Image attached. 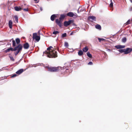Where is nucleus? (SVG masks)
Returning a JSON list of instances; mask_svg holds the SVG:
<instances>
[{
  "mask_svg": "<svg viewBox=\"0 0 132 132\" xmlns=\"http://www.w3.org/2000/svg\"><path fill=\"white\" fill-rule=\"evenodd\" d=\"M56 48H53L51 50L49 47L47 48V51L44 52L43 56L45 54L46 56L49 58L55 57H57V52L56 51Z\"/></svg>",
  "mask_w": 132,
  "mask_h": 132,
  "instance_id": "nucleus-1",
  "label": "nucleus"
},
{
  "mask_svg": "<svg viewBox=\"0 0 132 132\" xmlns=\"http://www.w3.org/2000/svg\"><path fill=\"white\" fill-rule=\"evenodd\" d=\"M59 67H51L48 68V71L51 72L57 71H59Z\"/></svg>",
  "mask_w": 132,
  "mask_h": 132,
  "instance_id": "nucleus-2",
  "label": "nucleus"
},
{
  "mask_svg": "<svg viewBox=\"0 0 132 132\" xmlns=\"http://www.w3.org/2000/svg\"><path fill=\"white\" fill-rule=\"evenodd\" d=\"M22 46L21 44H19L18 45V48L17 50V51L15 53V56H16L18 54L19 52L22 50Z\"/></svg>",
  "mask_w": 132,
  "mask_h": 132,
  "instance_id": "nucleus-3",
  "label": "nucleus"
},
{
  "mask_svg": "<svg viewBox=\"0 0 132 132\" xmlns=\"http://www.w3.org/2000/svg\"><path fill=\"white\" fill-rule=\"evenodd\" d=\"M73 22L72 20H69L68 21H65L64 22V25L65 26L67 27L70 25Z\"/></svg>",
  "mask_w": 132,
  "mask_h": 132,
  "instance_id": "nucleus-4",
  "label": "nucleus"
},
{
  "mask_svg": "<svg viewBox=\"0 0 132 132\" xmlns=\"http://www.w3.org/2000/svg\"><path fill=\"white\" fill-rule=\"evenodd\" d=\"M88 19L91 21H96V18L94 16H91L88 17Z\"/></svg>",
  "mask_w": 132,
  "mask_h": 132,
  "instance_id": "nucleus-5",
  "label": "nucleus"
},
{
  "mask_svg": "<svg viewBox=\"0 0 132 132\" xmlns=\"http://www.w3.org/2000/svg\"><path fill=\"white\" fill-rule=\"evenodd\" d=\"M132 51V48H127L126 49H125V54H127L130 53Z\"/></svg>",
  "mask_w": 132,
  "mask_h": 132,
  "instance_id": "nucleus-6",
  "label": "nucleus"
},
{
  "mask_svg": "<svg viewBox=\"0 0 132 132\" xmlns=\"http://www.w3.org/2000/svg\"><path fill=\"white\" fill-rule=\"evenodd\" d=\"M26 69H24V70L23 69H21L18 71H16V73L18 75H20L21 73H22L23 71H25L26 70Z\"/></svg>",
  "mask_w": 132,
  "mask_h": 132,
  "instance_id": "nucleus-7",
  "label": "nucleus"
},
{
  "mask_svg": "<svg viewBox=\"0 0 132 132\" xmlns=\"http://www.w3.org/2000/svg\"><path fill=\"white\" fill-rule=\"evenodd\" d=\"M55 22L60 27H62V24L60 21H59L58 19H56L55 20Z\"/></svg>",
  "mask_w": 132,
  "mask_h": 132,
  "instance_id": "nucleus-8",
  "label": "nucleus"
},
{
  "mask_svg": "<svg viewBox=\"0 0 132 132\" xmlns=\"http://www.w3.org/2000/svg\"><path fill=\"white\" fill-rule=\"evenodd\" d=\"M29 47V44L27 43H26L24 44L23 47L24 49H27Z\"/></svg>",
  "mask_w": 132,
  "mask_h": 132,
  "instance_id": "nucleus-9",
  "label": "nucleus"
},
{
  "mask_svg": "<svg viewBox=\"0 0 132 132\" xmlns=\"http://www.w3.org/2000/svg\"><path fill=\"white\" fill-rule=\"evenodd\" d=\"M67 15L68 16L72 17L74 16V14L73 12H70L68 13Z\"/></svg>",
  "mask_w": 132,
  "mask_h": 132,
  "instance_id": "nucleus-10",
  "label": "nucleus"
},
{
  "mask_svg": "<svg viewBox=\"0 0 132 132\" xmlns=\"http://www.w3.org/2000/svg\"><path fill=\"white\" fill-rule=\"evenodd\" d=\"M15 10L16 11H19L22 10V9L20 7H18V6H15L14 7Z\"/></svg>",
  "mask_w": 132,
  "mask_h": 132,
  "instance_id": "nucleus-11",
  "label": "nucleus"
},
{
  "mask_svg": "<svg viewBox=\"0 0 132 132\" xmlns=\"http://www.w3.org/2000/svg\"><path fill=\"white\" fill-rule=\"evenodd\" d=\"M12 22L11 20H9V28L11 29L12 28Z\"/></svg>",
  "mask_w": 132,
  "mask_h": 132,
  "instance_id": "nucleus-12",
  "label": "nucleus"
},
{
  "mask_svg": "<svg viewBox=\"0 0 132 132\" xmlns=\"http://www.w3.org/2000/svg\"><path fill=\"white\" fill-rule=\"evenodd\" d=\"M56 17V15L55 14H53L51 16V19L52 21H53L54 19Z\"/></svg>",
  "mask_w": 132,
  "mask_h": 132,
  "instance_id": "nucleus-13",
  "label": "nucleus"
},
{
  "mask_svg": "<svg viewBox=\"0 0 132 132\" xmlns=\"http://www.w3.org/2000/svg\"><path fill=\"white\" fill-rule=\"evenodd\" d=\"M18 48V46L15 47L13 49L12 48H10V50L12 51H15L17 50V48Z\"/></svg>",
  "mask_w": 132,
  "mask_h": 132,
  "instance_id": "nucleus-14",
  "label": "nucleus"
},
{
  "mask_svg": "<svg viewBox=\"0 0 132 132\" xmlns=\"http://www.w3.org/2000/svg\"><path fill=\"white\" fill-rule=\"evenodd\" d=\"M95 28L96 29L101 30V27L100 25L97 24L95 26Z\"/></svg>",
  "mask_w": 132,
  "mask_h": 132,
  "instance_id": "nucleus-15",
  "label": "nucleus"
},
{
  "mask_svg": "<svg viewBox=\"0 0 132 132\" xmlns=\"http://www.w3.org/2000/svg\"><path fill=\"white\" fill-rule=\"evenodd\" d=\"M65 17V16L64 14H62L61 15L60 17L59 18L60 21L63 19Z\"/></svg>",
  "mask_w": 132,
  "mask_h": 132,
  "instance_id": "nucleus-16",
  "label": "nucleus"
},
{
  "mask_svg": "<svg viewBox=\"0 0 132 132\" xmlns=\"http://www.w3.org/2000/svg\"><path fill=\"white\" fill-rule=\"evenodd\" d=\"M88 48L87 47H85L83 48V51L84 52H86L88 51Z\"/></svg>",
  "mask_w": 132,
  "mask_h": 132,
  "instance_id": "nucleus-17",
  "label": "nucleus"
},
{
  "mask_svg": "<svg viewBox=\"0 0 132 132\" xmlns=\"http://www.w3.org/2000/svg\"><path fill=\"white\" fill-rule=\"evenodd\" d=\"M78 54L79 56H81L83 54V52L82 50H80L78 52Z\"/></svg>",
  "mask_w": 132,
  "mask_h": 132,
  "instance_id": "nucleus-18",
  "label": "nucleus"
},
{
  "mask_svg": "<svg viewBox=\"0 0 132 132\" xmlns=\"http://www.w3.org/2000/svg\"><path fill=\"white\" fill-rule=\"evenodd\" d=\"M87 56L90 58H92V55L89 53V52H88L87 53Z\"/></svg>",
  "mask_w": 132,
  "mask_h": 132,
  "instance_id": "nucleus-19",
  "label": "nucleus"
},
{
  "mask_svg": "<svg viewBox=\"0 0 132 132\" xmlns=\"http://www.w3.org/2000/svg\"><path fill=\"white\" fill-rule=\"evenodd\" d=\"M37 36V33H34L33 34V39H34Z\"/></svg>",
  "mask_w": 132,
  "mask_h": 132,
  "instance_id": "nucleus-20",
  "label": "nucleus"
},
{
  "mask_svg": "<svg viewBox=\"0 0 132 132\" xmlns=\"http://www.w3.org/2000/svg\"><path fill=\"white\" fill-rule=\"evenodd\" d=\"M15 21H16L17 23L18 22V17L16 15H15L14 16Z\"/></svg>",
  "mask_w": 132,
  "mask_h": 132,
  "instance_id": "nucleus-21",
  "label": "nucleus"
},
{
  "mask_svg": "<svg viewBox=\"0 0 132 132\" xmlns=\"http://www.w3.org/2000/svg\"><path fill=\"white\" fill-rule=\"evenodd\" d=\"M40 39V36H37L36 38H35V39L37 41H39Z\"/></svg>",
  "mask_w": 132,
  "mask_h": 132,
  "instance_id": "nucleus-22",
  "label": "nucleus"
},
{
  "mask_svg": "<svg viewBox=\"0 0 132 132\" xmlns=\"http://www.w3.org/2000/svg\"><path fill=\"white\" fill-rule=\"evenodd\" d=\"M119 51L120 53H124L125 54V49H120L119 50Z\"/></svg>",
  "mask_w": 132,
  "mask_h": 132,
  "instance_id": "nucleus-23",
  "label": "nucleus"
},
{
  "mask_svg": "<svg viewBox=\"0 0 132 132\" xmlns=\"http://www.w3.org/2000/svg\"><path fill=\"white\" fill-rule=\"evenodd\" d=\"M17 44H19L20 42V40L19 38H17L15 40Z\"/></svg>",
  "mask_w": 132,
  "mask_h": 132,
  "instance_id": "nucleus-24",
  "label": "nucleus"
},
{
  "mask_svg": "<svg viewBox=\"0 0 132 132\" xmlns=\"http://www.w3.org/2000/svg\"><path fill=\"white\" fill-rule=\"evenodd\" d=\"M67 36V34L66 33H64L61 36V37L62 38L65 37Z\"/></svg>",
  "mask_w": 132,
  "mask_h": 132,
  "instance_id": "nucleus-25",
  "label": "nucleus"
},
{
  "mask_svg": "<svg viewBox=\"0 0 132 132\" xmlns=\"http://www.w3.org/2000/svg\"><path fill=\"white\" fill-rule=\"evenodd\" d=\"M126 41V38L124 37L122 38V42L125 43Z\"/></svg>",
  "mask_w": 132,
  "mask_h": 132,
  "instance_id": "nucleus-26",
  "label": "nucleus"
},
{
  "mask_svg": "<svg viewBox=\"0 0 132 132\" xmlns=\"http://www.w3.org/2000/svg\"><path fill=\"white\" fill-rule=\"evenodd\" d=\"M64 46L65 47H68L69 46L68 43L67 42H65L64 44Z\"/></svg>",
  "mask_w": 132,
  "mask_h": 132,
  "instance_id": "nucleus-27",
  "label": "nucleus"
},
{
  "mask_svg": "<svg viewBox=\"0 0 132 132\" xmlns=\"http://www.w3.org/2000/svg\"><path fill=\"white\" fill-rule=\"evenodd\" d=\"M13 46L14 47L16 46V43L14 40H13L12 41Z\"/></svg>",
  "mask_w": 132,
  "mask_h": 132,
  "instance_id": "nucleus-28",
  "label": "nucleus"
},
{
  "mask_svg": "<svg viewBox=\"0 0 132 132\" xmlns=\"http://www.w3.org/2000/svg\"><path fill=\"white\" fill-rule=\"evenodd\" d=\"M115 47L118 49H120V45H117L115 46Z\"/></svg>",
  "mask_w": 132,
  "mask_h": 132,
  "instance_id": "nucleus-29",
  "label": "nucleus"
},
{
  "mask_svg": "<svg viewBox=\"0 0 132 132\" xmlns=\"http://www.w3.org/2000/svg\"><path fill=\"white\" fill-rule=\"evenodd\" d=\"M59 33V32L57 31H54L53 32V34L54 35H56Z\"/></svg>",
  "mask_w": 132,
  "mask_h": 132,
  "instance_id": "nucleus-30",
  "label": "nucleus"
},
{
  "mask_svg": "<svg viewBox=\"0 0 132 132\" xmlns=\"http://www.w3.org/2000/svg\"><path fill=\"white\" fill-rule=\"evenodd\" d=\"M98 40L99 41V42H100L101 41H103L105 40V39L103 38H98Z\"/></svg>",
  "mask_w": 132,
  "mask_h": 132,
  "instance_id": "nucleus-31",
  "label": "nucleus"
},
{
  "mask_svg": "<svg viewBox=\"0 0 132 132\" xmlns=\"http://www.w3.org/2000/svg\"><path fill=\"white\" fill-rule=\"evenodd\" d=\"M130 20H129L126 22V24H128L130 23Z\"/></svg>",
  "mask_w": 132,
  "mask_h": 132,
  "instance_id": "nucleus-32",
  "label": "nucleus"
},
{
  "mask_svg": "<svg viewBox=\"0 0 132 132\" xmlns=\"http://www.w3.org/2000/svg\"><path fill=\"white\" fill-rule=\"evenodd\" d=\"M10 59L12 61H14V60L13 57L12 56H10Z\"/></svg>",
  "mask_w": 132,
  "mask_h": 132,
  "instance_id": "nucleus-33",
  "label": "nucleus"
},
{
  "mask_svg": "<svg viewBox=\"0 0 132 132\" xmlns=\"http://www.w3.org/2000/svg\"><path fill=\"white\" fill-rule=\"evenodd\" d=\"M10 51V48H8L6 50H5V52L6 53H7L8 52H9Z\"/></svg>",
  "mask_w": 132,
  "mask_h": 132,
  "instance_id": "nucleus-34",
  "label": "nucleus"
},
{
  "mask_svg": "<svg viewBox=\"0 0 132 132\" xmlns=\"http://www.w3.org/2000/svg\"><path fill=\"white\" fill-rule=\"evenodd\" d=\"M110 7H112L113 6V3L112 2L110 4Z\"/></svg>",
  "mask_w": 132,
  "mask_h": 132,
  "instance_id": "nucleus-35",
  "label": "nucleus"
},
{
  "mask_svg": "<svg viewBox=\"0 0 132 132\" xmlns=\"http://www.w3.org/2000/svg\"><path fill=\"white\" fill-rule=\"evenodd\" d=\"M17 76V75L16 74H13L12 76H11V77L12 78H13V77H15L16 76Z\"/></svg>",
  "mask_w": 132,
  "mask_h": 132,
  "instance_id": "nucleus-36",
  "label": "nucleus"
},
{
  "mask_svg": "<svg viewBox=\"0 0 132 132\" xmlns=\"http://www.w3.org/2000/svg\"><path fill=\"white\" fill-rule=\"evenodd\" d=\"M93 64V63L92 62H90L88 63V64L89 65H92Z\"/></svg>",
  "mask_w": 132,
  "mask_h": 132,
  "instance_id": "nucleus-37",
  "label": "nucleus"
},
{
  "mask_svg": "<svg viewBox=\"0 0 132 132\" xmlns=\"http://www.w3.org/2000/svg\"><path fill=\"white\" fill-rule=\"evenodd\" d=\"M120 48H124L125 47V46H124V45H120Z\"/></svg>",
  "mask_w": 132,
  "mask_h": 132,
  "instance_id": "nucleus-38",
  "label": "nucleus"
},
{
  "mask_svg": "<svg viewBox=\"0 0 132 132\" xmlns=\"http://www.w3.org/2000/svg\"><path fill=\"white\" fill-rule=\"evenodd\" d=\"M22 10H23L24 11H28V9L27 8L22 9Z\"/></svg>",
  "mask_w": 132,
  "mask_h": 132,
  "instance_id": "nucleus-39",
  "label": "nucleus"
},
{
  "mask_svg": "<svg viewBox=\"0 0 132 132\" xmlns=\"http://www.w3.org/2000/svg\"><path fill=\"white\" fill-rule=\"evenodd\" d=\"M40 9L41 11H42L43 10V9L42 7H40Z\"/></svg>",
  "mask_w": 132,
  "mask_h": 132,
  "instance_id": "nucleus-40",
  "label": "nucleus"
},
{
  "mask_svg": "<svg viewBox=\"0 0 132 132\" xmlns=\"http://www.w3.org/2000/svg\"><path fill=\"white\" fill-rule=\"evenodd\" d=\"M73 32H71V33L70 34V35H73Z\"/></svg>",
  "mask_w": 132,
  "mask_h": 132,
  "instance_id": "nucleus-41",
  "label": "nucleus"
},
{
  "mask_svg": "<svg viewBox=\"0 0 132 132\" xmlns=\"http://www.w3.org/2000/svg\"><path fill=\"white\" fill-rule=\"evenodd\" d=\"M49 47L51 49V48H53V47L52 46H50Z\"/></svg>",
  "mask_w": 132,
  "mask_h": 132,
  "instance_id": "nucleus-42",
  "label": "nucleus"
},
{
  "mask_svg": "<svg viewBox=\"0 0 132 132\" xmlns=\"http://www.w3.org/2000/svg\"><path fill=\"white\" fill-rule=\"evenodd\" d=\"M78 13H79V11L78 10Z\"/></svg>",
  "mask_w": 132,
  "mask_h": 132,
  "instance_id": "nucleus-43",
  "label": "nucleus"
},
{
  "mask_svg": "<svg viewBox=\"0 0 132 132\" xmlns=\"http://www.w3.org/2000/svg\"><path fill=\"white\" fill-rule=\"evenodd\" d=\"M130 1H131V3H132V0H130Z\"/></svg>",
  "mask_w": 132,
  "mask_h": 132,
  "instance_id": "nucleus-44",
  "label": "nucleus"
},
{
  "mask_svg": "<svg viewBox=\"0 0 132 132\" xmlns=\"http://www.w3.org/2000/svg\"><path fill=\"white\" fill-rule=\"evenodd\" d=\"M58 49H59L58 48H57V50L58 51Z\"/></svg>",
  "mask_w": 132,
  "mask_h": 132,
  "instance_id": "nucleus-45",
  "label": "nucleus"
},
{
  "mask_svg": "<svg viewBox=\"0 0 132 132\" xmlns=\"http://www.w3.org/2000/svg\"><path fill=\"white\" fill-rule=\"evenodd\" d=\"M34 0L35 1H37V0Z\"/></svg>",
  "mask_w": 132,
  "mask_h": 132,
  "instance_id": "nucleus-46",
  "label": "nucleus"
},
{
  "mask_svg": "<svg viewBox=\"0 0 132 132\" xmlns=\"http://www.w3.org/2000/svg\"><path fill=\"white\" fill-rule=\"evenodd\" d=\"M1 71V69H0V71Z\"/></svg>",
  "mask_w": 132,
  "mask_h": 132,
  "instance_id": "nucleus-47",
  "label": "nucleus"
},
{
  "mask_svg": "<svg viewBox=\"0 0 132 132\" xmlns=\"http://www.w3.org/2000/svg\"><path fill=\"white\" fill-rule=\"evenodd\" d=\"M39 31H38V32H39Z\"/></svg>",
  "mask_w": 132,
  "mask_h": 132,
  "instance_id": "nucleus-48",
  "label": "nucleus"
},
{
  "mask_svg": "<svg viewBox=\"0 0 132 132\" xmlns=\"http://www.w3.org/2000/svg\"><path fill=\"white\" fill-rule=\"evenodd\" d=\"M39 31H38V32H39Z\"/></svg>",
  "mask_w": 132,
  "mask_h": 132,
  "instance_id": "nucleus-49",
  "label": "nucleus"
},
{
  "mask_svg": "<svg viewBox=\"0 0 132 132\" xmlns=\"http://www.w3.org/2000/svg\"><path fill=\"white\" fill-rule=\"evenodd\" d=\"M131 21L132 22V19H131Z\"/></svg>",
  "mask_w": 132,
  "mask_h": 132,
  "instance_id": "nucleus-50",
  "label": "nucleus"
}]
</instances>
